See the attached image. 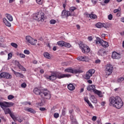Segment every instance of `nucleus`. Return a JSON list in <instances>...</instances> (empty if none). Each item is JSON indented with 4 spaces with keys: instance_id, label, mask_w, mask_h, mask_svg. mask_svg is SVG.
<instances>
[{
    "instance_id": "nucleus-40",
    "label": "nucleus",
    "mask_w": 124,
    "mask_h": 124,
    "mask_svg": "<svg viewBox=\"0 0 124 124\" xmlns=\"http://www.w3.org/2000/svg\"><path fill=\"white\" fill-rule=\"evenodd\" d=\"M12 58V53H9L8 54V60H9Z\"/></svg>"
},
{
    "instance_id": "nucleus-48",
    "label": "nucleus",
    "mask_w": 124,
    "mask_h": 124,
    "mask_svg": "<svg viewBox=\"0 0 124 124\" xmlns=\"http://www.w3.org/2000/svg\"><path fill=\"white\" fill-rule=\"evenodd\" d=\"M16 121H18L19 123H22L23 122V120L20 118H16Z\"/></svg>"
},
{
    "instance_id": "nucleus-13",
    "label": "nucleus",
    "mask_w": 124,
    "mask_h": 124,
    "mask_svg": "<svg viewBox=\"0 0 124 124\" xmlns=\"http://www.w3.org/2000/svg\"><path fill=\"white\" fill-rule=\"evenodd\" d=\"M5 78L6 79H11L12 76L7 73H1L0 74V78Z\"/></svg>"
},
{
    "instance_id": "nucleus-32",
    "label": "nucleus",
    "mask_w": 124,
    "mask_h": 124,
    "mask_svg": "<svg viewBox=\"0 0 124 124\" xmlns=\"http://www.w3.org/2000/svg\"><path fill=\"white\" fill-rule=\"evenodd\" d=\"M124 78L121 77L117 79V82H118V83H122V82L123 81H124Z\"/></svg>"
},
{
    "instance_id": "nucleus-56",
    "label": "nucleus",
    "mask_w": 124,
    "mask_h": 124,
    "mask_svg": "<svg viewBox=\"0 0 124 124\" xmlns=\"http://www.w3.org/2000/svg\"><path fill=\"white\" fill-rule=\"evenodd\" d=\"M0 56H2L3 55H5V52L4 51H1L0 52Z\"/></svg>"
},
{
    "instance_id": "nucleus-46",
    "label": "nucleus",
    "mask_w": 124,
    "mask_h": 124,
    "mask_svg": "<svg viewBox=\"0 0 124 124\" xmlns=\"http://www.w3.org/2000/svg\"><path fill=\"white\" fill-rule=\"evenodd\" d=\"M108 20H112L113 19V15L112 14H109L108 16Z\"/></svg>"
},
{
    "instance_id": "nucleus-18",
    "label": "nucleus",
    "mask_w": 124,
    "mask_h": 124,
    "mask_svg": "<svg viewBox=\"0 0 124 124\" xmlns=\"http://www.w3.org/2000/svg\"><path fill=\"white\" fill-rule=\"evenodd\" d=\"M86 16L91 18V19H96V18H97L96 15H95V14H93V13H92L91 14H86Z\"/></svg>"
},
{
    "instance_id": "nucleus-25",
    "label": "nucleus",
    "mask_w": 124,
    "mask_h": 124,
    "mask_svg": "<svg viewBox=\"0 0 124 124\" xmlns=\"http://www.w3.org/2000/svg\"><path fill=\"white\" fill-rule=\"evenodd\" d=\"M91 101L93 103L96 104L97 103V100L94 97V96H91V97L90 98Z\"/></svg>"
},
{
    "instance_id": "nucleus-49",
    "label": "nucleus",
    "mask_w": 124,
    "mask_h": 124,
    "mask_svg": "<svg viewBox=\"0 0 124 124\" xmlns=\"http://www.w3.org/2000/svg\"><path fill=\"white\" fill-rule=\"evenodd\" d=\"M84 101L85 102H86L87 103L90 102V101H89V100L88 99V97H84Z\"/></svg>"
},
{
    "instance_id": "nucleus-23",
    "label": "nucleus",
    "mask_w": 124,
    "mask_h": 124,
    "mask_svg": "<svg viewBox=\"0 0 124 124\" xmlns=\"http://www.w3.org/2000/svg\"><path fill=\"white\" fill-rule=\"evenodd\" d=\"M5 16L6 17H7L8 20H9V21H10V22H12V21H13V17H12V16H11V15L6 14Z\"/></svg>"
},
{
    "instance_id": "nucleus-53",
    "label": "nucleus",
    "mask_w": 124,
    "mask_h": 124,
    "mask_svg": "<svg viewBox=\"0 0 124 124\" xmlns=\"http://www.w3.org/2000/svg\"><path fill=\"white\" fill-rule=\"evenodd\" d=\"M96 118L97 117L95 116H93L92 118V120L94 121H96Z\"/></svg>"
},
{
    "instance_id": "nucleus-14",
    "label": "nucleus",
    "mask_w": 124,
    "mask_h": 124,
    "mask_svg": "<svg viewBox=\"0 0 124 124\" xmlns=\"http://www.w3.org/2000/svg\"><path fill=\"white\" fill-rule=\"evenodd\" d=\"M112 59L119 60V59H120L121 58V55L116 52H113L112 54Z\"/></svg>"
},
{
    "instance_id": "nucleus-15",
    "label": "nucleus",
    "mask_w": 124,
    "mask_h": 124,
    "mask_svg": "<svg viewBox=\"0 0 124 124\" xmlns=\"http://www.w3.org/2000/svg\"><path fill=\"white\" fill-rule=\"evenodd\" d=\"M24 110L25 111H26V112H29L32 114H35L36 113L35 110L31 108H26L24 109Z\"/></svg>"
},
{
    "instance_id": "nucleus-59",
    "label": "nucleus",
    "mask_w": 124,
    "mask_h": 124,
    "mask_svg": "<svg viewBox=\"0 0 124 124\" xmlns=\"http://www.w3.org/2000/svg\"><path fill=\"white\" fill-rule=\"evenodd\" d=\"M106 103L105 101L102 102V103H101V105H102V106H105Z\"/></svg>"
},
{
    "instance_id": "nucleus-31",
    "label": "nucleus",
    "mask_w": 124,
    "mask_h": 124,
    "mask_svg": "<svg viewBox=\"0 0 124 124\" xmlns=\"http://www.w3.org/2000/svg\"><path fill=\"white\" fill-rule=\"evenodd\" d=\"M19 69H21V70H22V71H26L27 70H26V68H25V67H24L23 66H22V65L21 64H18V65Z\"/></svg>"
},
{
    "instance_id": "nucleus-35",
    "label": "nucleus",
    "mask_w": 124,
    "mask_h": 124,
    "mask_svg": "<svg viewBox=\"0 0 124 124\" xmlns=\"http://www.w3.org/2000/svg\"><path fill=\"white\" fill-rule=\"evenodd\" d=\"M7 105H8V107H12V106H13V105H14V103H13L12 102H7Z\"/></svg>"
},
{
    "instance_id": "nucleus-17",
    "label": "nucleus",
    "mask_w": 124,
    "mask_h": 124,
    "mask_svg": "<svg viewBox=\"0 0 124 124\" xmlns=\"http://www.w3.org/2000/svg\"><path fill=\"white\" fill-rule=\"evenodd\" d=\"M3 22L4 24L5 25V26H6L7 27H11V23H10V22H9V21H8V20H7L6 18H3Z\"/></svg>"
},
{
    "instance_id": "nucleus-30",
    "label": "nucleus",
    "mask_w": 124,
    "mask_h": 124,
    "mask_svg": "<svg viewBox=\"0 0 124 124\" xmlns=\"http://www.w3.org/2000/svg\"><path fill=\"white\" fill-rule=\"evenodd\" d=\"M10 117L13 119L14 122H16V117H15V115H14V114L12 112L10 113L9 114Z\"/></svg>"
},
{
    "instance_id": "nucleus-39",
    "label": "nucleus",
    "mask_w": 124,
    "mask_h": 124,
    "mask_svg": "<svg viewBox=\"0 0 124 124\" xmlns=\"http://www.w3.org/2000/svg\"><path fill=\"white\" fill-rule=\"evenodd\" d=\"M22 104H23V105H28V104H29V105H31V102H24Z\"/></svg>"
},
{
    "instance_id": "nucleus-11",
    "label": "nucleus",
    "mask_w": 124,
    "mask_h": 124,
    "mask_svg": "<svg viewBox=\"0 0 124 124\" xmlns=\"http://www.w3.org/2000/svg\"><path fill=\"white\" fill-rule=\"evenodd\" d=\"M62 16L63 18L68 17V16H74V13H71L70 12L66 11V10H64L62 11Z\"/></svg>"
},
{
    "instance_id": "nucleus-6",
    "label": "nucleus",
    "mask_w": 124,
    "mask_h": 124,
    "mask_svg": "<svg viewBox=\"0 0 124 124\" xmlns=\"http://www.w3.org/2000/svg\"><path fill=\"white\" fill-rule=\"evenodd\" d=\"M33 17L34 20H36L37 21H41V20H44V14L43 12H39L33 14Z\"/></svg>"
},
{
    "instance_id": "nucleus-50",
    "label": "nucleus",
    "mask_w": 124,
    "mask_h": 124,
    "mask_svg": "<svg viewBox=\"0 0 124 124\" xmlns=\"http://www.w3.org/2000/svg\"><path fill=\"white\" fill-rule=\"evenodd\" d=\"M62 116H65V110H62Z\"/></svg>"
},
{
    "instance_id": "nucleus-43",
    "label": "nucleus",
    "mask_w": 124,
    "mask_h": 124,
    "mask_svg": "<svg viewBox=\"0 0 124 124\" xmlns=\"http://www.w3.org/2000/svg\"><path fill=\"white\" fill-rule=\"evenodd\" d=\"M91 1L94 5L97 3V0H91Z\"/></svg>"
},
{
    "instance_id": "nucleus-52",
    "label": "nucleus",
    "mask_w": 124,
    "mask_h": 124,
    "mask_svg": "<svg viewBox=\"0 0 124 124\" xmlns=\"http://www.w3.org/2000/svg\"><path fill=\"white\" fill-rule=\"evenodd\" d=\"M40 110L41 111H45V110H46V108H40Z\"/></svg>"
},
{
    "instance_id": "nucleus-4",
    "label": "nucleus",
    "mask_w": 124,
    "mask_h": 124,
    "mask_svg": "<svg viewBox=\"0 0 124 124\" xmlns=\"http://www.w3.org/2000/svg\"><path fill=\"white\" fill-rule=\"evenodd\" d=\"M87 91L93 92L94 93L97 94V95H98L99 97H102L103 96L101 92L95 89V86H94V85H89L87 87Z\"/></svg>"
},
{
    "instance_id": "nucleus-29",
    "label": "nucleus",
    "mask_w": 124,
    "mask_h": 124,
    "mask_svg": "<svg viewBox=\"0 0 124 124\" xmlns=\"http://www.w3.org/2000/svg\"><path fill=\"white\" fill-rule=\"evenodd\" d=\"M44 56L45 57V58H46V59H48L49 60L51 59V56H50V54L47 52L44 53Z\"/></svg>"
},
{
    "instance_id": "nucleus-44",
    "label": "nucleus",
    "mask_w": 124,
    "mask_h": 124,
    "mask_svg": "<svg viewBox=\"0 0 124 124\" xmlns=\"http://www.w3.org/2000/svg\"><path fill=\"white\" fill-rule=\"evenodd\" d=\"M21 88H26V87H27V84H26V83L24 82L22 84H21Z\"/></svg>"
},
{
    "instance_id": "nucleus-47",
    "label": "nucleus",
    "mask_w": 124,
    "mask_h": 124,
    "mask_svg": "<svg viewBox=\"0 0 124 124\" xmlns=\"http://www.w3.org/2000/svg\"><path fill=\"white\" fill-rule=\"evenodd\" d=\"M19 56L20 58H22V59H25L26 56L24 54L20 53Z\"/></svg>"
},
{
    "instance_id": "nucleus-34",
    "label": "nucleus",
    "mask_w": 124,
    "mask_h": 124,
    "mask_svg": "<svg viewBox=\"0 0 124 124\" xmlns=\"http://www.w3.org/2000/svg\"><path fill=\"white\" fill-rule=\"evenodd\" d=\"M64 46L66 47L67 48H70V47H71V45H70L69 43L65 42Z\"/></svg>"
},
{
    "instance_id": "nucleus-45",
    "label": "nucleus",
    "mask_w": 124,
    "mask_h": 124,
    "mask_svg": "<svg viewBox=\"0 0 124 124\" xmlns=\"http://www.w3.org/2000/svg\"><path fill=\"white\" fill-rule=\"evenodd\" d=\"M24 54H26V55H30V51L28 50L27 49H25L24 51Z\"/></svg>"
},
{
    "instance_id": "nucleus-20",
    "label": "nucleus",
    "mask_w": 124,
    "mask_h": 124,
    "mask_svg": "<svg viewBox=\"0 0 124 124\" xmlns=\"http://www.w3.org/2000/svg\"><path fill=\"white\" fill-rule=\"evenodd\" d=\"M105 54H106V51L104 49H101L98 51V55L99 56H105Z\"/></svg>"
},
{
    "instance_id": "nucleus-12",
    "label": "nucleus",
    "mask_w": 124,
    "mask_h": 124,
    "mask_svg": "<svg viewBox=\"0 0 124 124\" xmlns=\"http://www.w3.org/2000/svg\"><path fill=\"white\" fill-rule=\"evenodd\" d=\"M95 26L98 29H101V28H105V29H108V23H102L101 22H98L95 24Z\"/></svg>"
},
{
    "instance_id": "nucleus-61",
    "label": "nucleus",
    "mask_w": 124,
    "mask_h": 124,
    "mask_svg": "<svg viewBox=\"0 0 124 124\" xmlns=\"http://www.w3.org/2000/svg\"><path fill=\"white\" fill-rule=\"evenodd\" d=\"M72 113H73V109H71L69 110V113L70 114V115H72Z\"/></svg>"
},
{
    "instance_id": "nucleus-42",
    "label": "nucleus",
    "mask_w": 124,
    "mask_h": 124,
    "mask_svg": "<svg viewBox=\"0 0 124 124\" xmlns=\"http://www.w3.org/2000/svg\"><path fill=\"white\" fill-rule=\"evenodd\" d=\"M54 118L57 119V118H59V117H60V114H59V113H55L54 114Z\"/></svg>"
},
{
    "instance_id": "nucleus-1",
    "label": "nucleus",
    "mask_w": 124,
    "mask_h": 124,
    "mask_svg": "<svg viewBox=\"0 0 124 124\" xmlns=\"http://www.w3.org/2000/svg\"><path fill=\"white\" fill-rule=\"evenodd\" d=\"M109 102L110 106L115 107L117 109H121L124 106V102L120 96H111L109 99Z\"/></svg>"
},
{
    "instance_id": "nucleus-57",
    "label": "nucleus",
    "mask_w": 124,
    "mask_h": 124,
    "mask_svg": "<svg viewBox=\"0 0 124 124\" xmlns=\"http://www.w3.org/2000/svg\"><path fill=\"white\" fill-rule=\"evenodd\" d=\"M110 1V0H105L104 3H108Z\"/></svg>"
},
{
    "instance_id": "nucleus-7",
    "label": "nucleus",
    "mask_w": 124,
    "mask_h": 124,
    "mask_svg": "<svg viewBox=\"0 0 124 124\" xmlns=\"http://www.w3.org/2000/svg\"><path fill=\"white\" fill-rule=\"evenodd\" d=\"M66 72H69L70 73H73V74H77L80 73H83V71L80 69H73L71 68L65 69L64 70Z\"/></svg>"
},
{
    "instance_id": "nucleus-5",
    "label": "nucleus",
    "mask_w": 124,
    "mask_h": 124,
    "mask_svg": "<svg viewBox=\"0 0 124 124\" xmlns=\"http://www.w3.org/2000/svg\"><path fill=\"white\" fill-rule=\"evenodd\" d=\"M98 43L101 44L102 46L104 47V48H107L109 47V44L108 42L103 40L102 39L97 37L96 40V44H98Z\"/></svg>"
},
{
    "instance_id": "nucleus-33",
    "label": "nucleus",
    "mask_w": 124,
    "mask_h": 124,
    "mask_svg": "<svg viewBox=\"0 0 124 124\" xmlns=\"http://www.w3.org/2000/svg\"><path fill=\"white\" fill-rule=\"evenodd\" d=\"M32 38H31V37L30 36H27L26 37V40L28 41V42H29L30 43V41L31 40Z\"/></svg>"
},
{
    "instance_id": "nucleus-54",
    "label": "nucleus",
    "mask_w": 124,
    "mask_h": 124,
    "mask_svg": "<svg viewBox=\"0 0 124 124\" xmlns=\"http://www.w3.org/2000/svg\"><path fill=\"white\" fill-rule=\"evenodd\" d=\"M119 11H120V10H119V9H115L113 11V12L114 13H117V12H119Z\"/></svg>"
},
{
    "instance_id": "nucleus-63",
    "label": "nucleus",
    "mask_w": 124,
    "mask_h": 124,
    "mask_svg": "<svg viewBox=\"0 0 124 124\" xmlns=\"http://www.w3.org/2000/svg\"><path fill=\"white\" fill-rule=\"evenodd\" d=\"M70 119L72 120H73V119H74V116L72 114H71V115H70Z\"/></svg>"
},
{
    "instance_id": "nucleus-8",
    "label": "nucleus",
    "mask_w": 124,
    "mask_h": 124,
    "mask_svg": "<svg viewBox=\"0 0 124 124\" xmlns=\"http://www.w3.org/2000/svg\"><path fill=\"white\" fill-rule=\"evenodd\" d=\"M113 69H114V68L113 67L112 64H108L106 65L105 70L107 75H110V74H112V72H113Z\"/></svg>"
},
{
    "instance_id": "nucleus-28",
    "label": "nucleus",
    "mask_w": 124,
    "mask_h": 124,
    "mask_svg": "<svg viewBox=\"0 0 124 124\" xmlns=\"http://www.w3.org/2000/svg\"><path fill=\"white\" fill-rule=\"evenodd\" d=\"M36 42H37V40H34L32 38L31 39V41L29 42V43H30V44H31V45H35V44H36Z\"/></svg>"
},
{
    "instance_id": "nucleus-55",
    "label": "nucleus",
    "mask_w": 124,
    "mask_h": 124,
    "mask_svg": "<svg viewBox=\"0 0 124 124\" xmlns=\"http://www.w3.org/2000/svg\"><path fill=\"white\" fill-rule=\"evenodd\" d=\"M87 103L90 107H91V108H93V105L92 104V103H91L90 102Z\"/></svg>"
},
{
    "instance_id": "nucleus-38",
    "label": "nucleus",
    "mask_w": 124,
    "mask_h": 124,
    "mask_svg": "<svg viewBox=\"0 0 124 124\" xmlns=\"http://www.w3.org/2000/svg\"><path fill=\"white\" fill-rule=\"evenodd\" d=\"M56 20L54 19H51L50 21V24H51V25H55V24H56Z\"/></svg>"
},
{
    "instance_id": "nucleus-22",
    "label": "nucleus",
    "mask_w": 124,
    "mask_h": 124,
    "mask_svg": "<svg viewBox=\"0 0 124 124\" xmlns=\"http://www.w3.org/2000/svg\"><path fill=\"white\" fill-rule=\"evenodd\" d=\"M86 59H87L86 56H79L77 58L78 61H81L82 62H86Z\"/></svg>"
},
{
    "instance_id": "nucleus-58",
    "label": "nucleus",
    "mask_w": 124,
    "mask_h": 124,
    "mask_svg": "<svg viewBox=\"0 0 124 124\" xmlns=\"http://www.w3.org/2000/svg\"><path fill=\"white\" fill-rule=\"evenodd\" d=\"M87 82L89 83V84H93V81H92L91 79L88 80Z\"/></svg>"
},
{
    "instance_id": "nucleus-21",
    "label": "nucleus",
    "mask_w": 124,
    "mask_h": 124,
    "mask_svg": "<svg viewBox=\"0 0 124 124\" xmlns=\"http://www.w3.org/2000/svg\"><path fill=\"white\" fill-rule=\"evenodd\" d=\"M67 88L70 91H74V90H75V86H74V85L71 83H69L68 85Z\"/></svg>"
},
{
    "instance_id": "nucleus-64",
    "label": "nucleus",
    "mask_w": 124,
    "mask_h": 124,
    "mask_svg": "<svg viewBox=\"0 0 124 124\" xmlns=\"http://www.w3.org/2000/svg\"><path fill=\"white\" fill-rule=\"evenodd\" d=\"M121 22H123V23H124V17L121 18Z\"/></svg>"
},
{
    "instance_id": "nucleus-16",
    "label": "nucleus",
    "mask_w": 124,
    "mask_h": 124,
    "mask_svg": "<svg viewBox=\"0 0 124 124\" xmlns=\"http://www.w3.org/2000/svg\"><path fill=\"white\" fill-rule=\"evenodd\" d=\"M13 72H14L15 75L16 76V77H20V78H24V75L21 73L17 72L14 70H13Z\"/></svg>"
},
{
    "instance_id": "nucleus-10",
    "label": "nucleus",
    "mask_w": 124,
    "mask_h": 124,
    "mask_svg": "<svg viewBox=\"0 0 124 124\" xmlns=\"http://www.w3.org/2000/svg\"><path fill=\"white\" fill-rule=\"evenodd\" d=\"M79 48L81 49L82 52L83 53H86H86H90V51H91L90 47H89L86 45H79Z\"/></svg>"
},
{
    "instance_id": "nucleus-3",
    "label": "nucleus",
    "mask_w": 124,
    "mask_h": 124,
    "mask_svg": "<svg viewBox=\"0 0 124 124\" xmlns=\"http://www.w3.org/2000/svg\"><path fill=\"white\" fill-rule=\"evenodd\" d=\"M33 93L35 94L40 95L42 98H46V99H50L51 98V93L48 90H40V89L35 88L33 90Z\"/></svg>"
},
{
    "instance_id": "nucleus-26",
    "label": "nucleus",
    "mask_w": 124,
    "mask_h": 124,
    "mask_svg": "<svg viewBox=\"0 0 124 124\" xmlns=\"http://www.w3.org/2000/svg\"><path fill=\"white\" fill-rule=\"evenodd\" d=\"M77 8L75 7H72L70 8V13H74V16L75 15V13H74V10H76Z\"/></svg>"
},
{
    "instance_id": "nucleus-51",
    "label": "nucleus",
    "mask_w": 124,
    "mask_h": 124,
    "mask_svg": "<svg viewBox=\"0 0 124 124\" xmlns=\"http://www.w3.org/2000/svg\"><path fill=\"white\" fill-rule=\"evenodd\" d=\"M100 60H99V59H97V60H96L95 61V62L96 63H100Z\"/></svg>"
},
{
    "instance_id": "nucleus-2",
    "label": "nucleus",
    "mask_w": 124,
    "mask_h": 124,
    "mask_svg": "<svg viewBox=\"0 0 124 124\" xmlns=\"http://www.w3.org/2000/svg\"><path fill=\"white\" fill-rule=\"evenodd\" d=\"M71 75L70 74H62L60 73L59 72H52L50 76L48 75H45L44 77L46 78V79H48L49 80H52V81H55L58 78V79H62V78H65L71 77Z\"/></svg>"
},
{
    "instance_id": "nucleus-62",
    "label": "nucleus",
    "mask_w": 124,
    "mask_h": 124,
    "mask_svg": "<svg viewBox=\"0 0 124 124\" xmlns=\"http://www.w3.org/2000/svg\"><path fill=\"white\" fill-rule=\"evenodd\" d=\"M77 28L78 30H80V25H77Z\"/></svg>"
},
{
    "instance_id": "nucleus-60",
    "label": "nucleus",
    "mask_w": 124,
    "mask_h": 124,
    "mask_svg": "<svg viewBox=\"0 0 124 124\" xmlns=\"http://www.w3.org/2000/svg\"><path fill=\"white\" fill-rule=\"evenodd\" d=\"M40 73H41V74H43V73H44V70L43 69H41L40 71Z\"/></svg>"
},
{
    "instance_id": "nucleus-24",
    "label": "nucleus",
    "mask_w": 124,
    "mask_h": 124,
    "mask_svg": "<svg viewBox=\"0 0 124 124\" xmlns=\"http://www.w3.org/2000/svg\"><path fill=\"white\" fill-rule=\"evenodd\" d=\"M57 44L60 47H63V46H64V44H65V42L63 41H60L58 42Z\"/></svg>"
},
{
    "instance_id": "nucleus-41",
    "label": "nucleus",
    "mask_w": 124,
    "mask_h": 124,
    "mask_svg": "<svg viewBox=\"0 0 124 124\" xmlns=\"http://www.w3.org/2000/svg\"><path fill=\"white\" fill-rule=\"evenodd\" d=\"M13 98H14V96L12 95H10L8 96V99H9V100H11V99H13Z\"/></svg>"
},
{
    "instance_id": "nucleus-9",
    "label": "nucleus",
    "mask_w": 124,
    "mask_h": 124,
    "mask_svg": "<svg viewBox=\"0 0 124 124\" xmlns=\"http://www.w3.org/2000/svg\"><path fill=\"white\" fill-rule=\"evenodd\" d=\"M95 71L94 69H90L85 74L84 76L85 79L86 80H89L90 79L91 77L93 76V74L94 73Z\"/></svg>"
},
{
    "instance_id": "nucleus-36",
    "label": "nucleus",
    "mask_w": 124,
    "mask_h": 124,
    "mask_svg": "<svg viewBox=\"0 0 124 124\" xmlns=\"http://www.w3.org/2000/svg\"><path fill=\"white\" fill-rule=\"evenodd\" d=\"M11 46H13V47H14L15 48H17L18 47V45L16 44L15 43H12L11 44Z\"/></svg>"
},
{
    "instance_id": "nucleus-19",
    "label": "nucleus",
    "mask_w": 124,
    "mask_h": 124,
    "mask_svg": "<svg viewBox=\"0 0 124 124\" xmlns=\"http://www.w3.org/2000/svg\"><path fill=\"white\" fill-rule=\"evenodd\" d=\"M0 106L1 108H6L8 107L7 102H0Z\"/></svg>"
},
{
    "instance_id": "nucleus-37",
    "label": "nucleus",
    "mask_w": 124,
    "mask_h": 124,
    "mask_svg": "<svg viewBox=\"0 0 124 124\" xmlns=\"http://www.w3.org/2000/svg\"><path fill=\"white\" fill-rule=\"evenodd\" d=\"M36 1L38 4H42L43 3V0H36Z\"/></svg>"
},
{
    "instance_id": "nucleus-27",
    "label": "nucleus",
    "mask_w": 124,
    "mask_h": 124,
    "mask_svg": "<svg viewBox=\"0 0 124 124\" xmlns=\"http://www.w3.org/2000/svg\"><path fill=\"white\" fill-rule=\"evenodd\" d=\"M4 111L5 112V114H10L12 112L11 110H10V108H6L4 109Z\"/></svg>"
}]
</instances>
